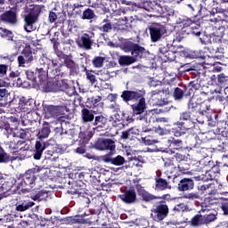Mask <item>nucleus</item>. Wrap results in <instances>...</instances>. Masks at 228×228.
<instances>
[{
  "label": "nucleus",
  "mask_w": 228,
  "mask_h": 228,
  "mask_svg": "<svg viewBox=\"0 0 228 228\" xmlns=\"http://www.w3.org/2000/svg\"><path fill=\"white\" fill-rule=\"evenodd\" d=\"M169 213L170 208H168L167 201L161 200L151 209V216L154 222H163L168 216Z\"/></svg>",
  "instance_id": "2"
},
{
  "label": "nucleus",
  "mask_w": 228,
  "mask_h": 228,
  "mask_svg": "<svg viewBox=\"0 0 228 228\" xmlns=\"http://www.w3.org/2000/svg\"><path fill=\"white\" fill-rule=\"evenodd\" d=\"M175 101H181L184 97V91L180 87H175L173 92Z\"/></svg>",
  "instance_id": "50"
},
{
  "label": "nucleus",
  "mask_w": 228,
  "mask_h": 228,
  "mask_svg": "<svg viewBox=\"0 0 228 228\" xmlns=\"http://www.w3.org/2000/svg\"><path fill=\"white\" fill-rule=\"evenodd\" d=\"M215 35L216 37H219L220 38H222V37H224V35H225V27L224 26H219V27H215Z\"/></svg>",
  "instance_id": "58"
},
{
  "label": "nucleus",
  "mask_w": 228,
  "mask_h": 228,
  "mask_svg": "<svg viewBox=\"0 0 228 228\" xmlns=\"http://www.w3.org/2000/svg\"><path fill=\"white\" fill-rule=\"evenodd\" d=\"M49 197V192L47 191L41 190L36 194H32L30 199L32 200H45Z\"/></svg>",
  "instance_id": "41"
},
{
  "label": "nucleus",
  "mask_w": 228,
  "mask_h": 228,
  "mask_svg": "<svg viewBox=\"0 0 228 228\" xmlns=\"http://www.w3.org/2000/svg\"><path fill=\"white\" fill-rule=\"evenodd\" d=\"M105 57L95 56L93 60V65L95 69H101L104 65Z\"/></svg>",
  "instance_id": "49"
},
{
  "label": "nucleus",
  "mask_w": 228,
  "mask_h": 228,
  "mask_svg": "<svg viewBox=\"0 0 228 228\" xmlns=\"http://www.w3.org/2000/svg\"><path fill=\"white\" fill-rule=\"evenodd\" d=\"M102 101V97L101 96H93L91 98H87L86 102L87 108H97L99 106V102Z\"/></svg>",
  "instance_id": "40"
},
{
  "label": "nucleus",
  "mask_w": 228,
  "mask_h": 228,
  "mask_svg": "<svg viewBox=\"0 0 228 228\" xmlns=\"http://www.w3.org/2000/svg\"><path fill=\"white\" fill-rule=\"evenodd\" d=\"M36 76L38 77L37 85L40 86V83H43L47 80V71H45V68H37L36 69Z\"/></svg>",
  "instance_id": "38"
},
{
  "label": "nucleus",
  "mask_w": 228,
  "mask_h": 228,
  "mask_svg": "<svg viewBox=\"0 0 228 228\" xmlns=\"http://www.w3.org/2000/svg\"><path fill=\"white\" fill-rule=\"evenodd\" d=\"M151 40L153 43L159 42L160 38H163L167 33V27L159 23H152L149 28Z\"/></svg>",
  "instance_id": "6"
},
{
  "label": "nucleus",
  "mask_w": 228,
  "mask_h": 228,
  "mask_svg": "<svg viewBox=\"0 0 228 228\" xmlns=\"http://www.w3.org/2000/svg\"><path fill=\"white\" fill-rule=\"evenodd\" d=\"M170 179H172V176H167V178L161 177V171H158L157 176L155 177V190H157V191L172 190V185H170Z\"/></svg>",
  "instance_id": "9"
},
{
  "label": "nucleus",
  "mask_w": 228,
  "mask_h": 228,
  "mask_svg": "<svg viewBox=\"0 0 228 228\" xmlns=\"http://www.w3.org/2000/svg\"><path fill=\"white\" fill-rule=\"evenodd\" d=\"M56 20H58V14H56V12L51 11L49 12L48 21L50 22V24H54V22H56Z\"/></svg>",
  "instance_id": "62"
},
{
  "label": "nucleus",
  "mask_w": 228,
  "mask_h": 228,
  "mask_svg": "<svg viewBox=\"0 0 228 228\" xmlns=\"http://www.w3.org/2000/svg\"><path fill=\"white\" fill-rule=\"evenodd\" d=\"M24 22L25 31H27V33H31V31H35V29H37L35 24L38 22V18L28 13L27 15L24 16Z\"/></svg>",
  "instance_id": "19"
},
{
  "label": "nucleus",
  "mask_w": 228,
  "mask_h": 228,
  "mask_svg": "<svg viewBox=\"0 0 228 228\" xmlns=\"http://www.w3.org/2000/svg\"><path fill=\"white\" fill-rule=\"evenodd\" d=\"M61 69H63V63H60L59 66L52 69L51 73L53 74V76H61V77H63V76H65V73Z\"/></svg>",
  "instance_id": "48"
},
{
  "label": "nucleus",
  "mask_w": 228,
  "mask_h": 228,
  "mask_svg": "<svg viewBox=\"0 0 228 228\" xmlns=\"http://www.w3.org/2000/svg\"><path fill=\"white\" fill-rule=\"evenodd\" d=\"M190 225L192 227H200L202 225H205L204 223V216L201 214L195 215L191 221L189 222Z\"/></svg>",
  "instance_id": "36"
},
{
  "label": "nucleus",
  "mask_w": 228,
  "mask_h": 228,
  "mask_svg": "<svg viewBox=\"0 0 228 228\" xmlns=\"http://www.w3.org/2000/svg\"><path fill=\"white\" fill-rule=\"evenodd\" d=\"M26 76H27V79H28V81H32V83H38L37 81V73H35L31 70H27Z\"/></svg>",
  "instance_id": "59"
},
{
  "label": "nucleus",
  "mask_w": 228,
  "mask_h": 228,
  "mask_svg": "<svg viewBox=\"0 0 228 228\" xmlns=\"http://www.w3.org/2000/svg\"><path fill=\"white\" fill-rule=\"evenodd\" d=\"M178 172H176L173 178V183H175V179L177 177H181V175H184L188 174V170H190V164L187 160H183L182 162L178 163Z\"/></svg>",
  "instance_id": "23"
},
{
  "label": "nucleus",
  "mask_w": 228,
  "mask_h": 228,
  "mask_svg": "<svg viewBox=\"0 0 228 228\" xmlns=\"http://www.w3.org/2000/svg\"><path fill=\"white\" fill-rule=\"evenodd\" d=\"M203 220L205 225H208V224H211V222H215L216 220V215L214 213H208L203 215Z\"/></svg>",
  "instance_id": "52"
},
{
  "label": "nucleus",
  "mask_w": 228,
  "mask_h": 228,
  "mask_svg": "<svg viewBox=\"0 0 228 228\" xmlns=\"http://www.w3.org/2000/svg\"><path fill=\"white\" fill-rule=\"evenodd\" d=\"M208 51H211V48H204V52L199 51V50H194L190 52L189 56L190 58L195 59V58H200L201 60H206V58H213V55L208 54Z\"/></svg>",
  "instance_id": "27"
},
{
  "label": "nucleus",
  "mask_w": 228,
  "mask_h": 228,
  "mask_svg": "<svg viewBox=\"0 0 228 228\" xmlns=\"http://www.w3.org/2000/svg\"><path fill=\"white\" fill-rule=\"evenodd\" d=\"M10 161H12V156L0 144V163H10Z\"/></svg>",
  "instance_id": "42"
},
{
  "label": "nucleus",
  "mask_w": 228,
  "mask_h": 228,
  "mask_svg": "<svg viewBox=\"0 0 228 228\" xmlns=\"http://www.w3.org/2000/svg\"><path fill=\"white\" fill-rule=\"evenodd\" d=\"M4 144L8 147L9 151H19V146H17V142L15 141L6 142Z\"/></svg>",
  "instance_id": "60"
},
{
  "label": "nucleus",
  "mask_w": 228,
  "mask_h": 228,
  "mask_svg": "<svg viewBox=\"0 0 228 228\" xmlns=\"http://www.w3.org/2000/svg\"><path fill=\"white\" fill-rule=\"evenodd\" d=\"M62 65H65L69 69V74L71 75L77 72V63L74 61V56L71 53L68 54Z\"/></svg>",
  "instance_id": "21"
},
{
  "label": "nucleus",
  "mask_w": 228,
  "mask_h": 228,
  "mask_svg": "<svg viewBox=\"0 0 228 228\" xmlns=\"http://www.w3.org/2000/svg\"><path fill=\"white\" fill-rule=\"evenodd\" d=\"M204 95H207V94L201 93V94L197 98V101H200V113H206V111H209L211 108V105H209L206 100H202Z\"/></svg>",
  "instance_id": "34"
},
{
  "label": "nucleus",
  "mask_w": 228,
  "mask_h": 228,
  "mask_svg": "<svg viewBox=\"0 0 228 228\" xmlns=\"http://www.w3.org/2000/svg\"><path fill=\"white\" fill-rule=\"evenodd\" d=\"M60 222H62V224H66V225H72L74 224H85V219L79 218V216H66L60 219Z\"/></svg>",
  "instance_id": "31"
},
{
  "label": "nucleus",
  "mask_w": 228,
  "mask_h": 228,
  "mask_svg": "<svg viewBox=\"0 0 228 228\" xmlns=\"http://www.w3.org/2000/svg\"><path fill=\"white\" fill-rule=\"evenodd\" d=\"M49 134H51V125L48 122L45 121L41 128L38 129L37 137V140H45V138H49Z\"/></svg>",
  "instance_id": "24"
},
{
  "label": "nucleus",
  "mask_w": 228,
  "mask_h": 228,
  "mask_svg": "<svg viewBox=\"0 0 228 228\" xmlns=\"http://www.w3.org/2000/svg\"><path fill=\"white\" fill-rule=\"evenodd\" d=\"M135 190L144 202H151V200H158L159 199H161V197L154 196V194H151L149 191H145V188H143L142 184H136Z\"/></svg>",
  "instance_id": "18"
},
{
  "label": "nucleus",
  "mask_w": 228,
  "mask_h": 228,
  "mask_svg": "<svg viewBox=\"0 0 228 228\" xmlns=\"http://www.w3.org/2000/svg\"><path fill=\"white\" fill-rule=\"evenodd\" d=\"M17 20V11H15V9L4 11V8L0 7V24L15 26Z\"/></svg>",
  "instance_id": "5"
},
{
  "label": "nucleus",
  "mask_w": 228,
  "mask_h": 228,
  "mask_svg": "<svg viewBox=\"0 0 228 228\" xmlns=\"http://www.w3.org/2000/svg\"><path fill=\"white\" fill-rule=\"evenodd\" d=\"M145 94L146 93L143 89L125 90L122 92L120 97L126 104L131 106L134 117L133 118L129 113L122 112V119L126 123V126L134 120H141L142 122H146V124L151 120H154V117L150 112H145V110H147Z\"/></svg>",
  "instance_id": "1"
},
{
  "label": "nucleus",
  "mask_w": 228,
  "mask_h": 228,
  "mask_svg": "<svg viewBox=\"0 0 228 228\" xmlns=\"http://www.w3.org/2000/svg\"><path fill=\"white\" fill-rule=\"evenodd\" d=\"M190 118H191V113L189 110L185 111V112H183L180 115V120H183V122L191 120Z\"/></svg>",
  "instance_id": "63"
},
{
  "label": "nucleus",
  "mask_w": 228,
  "mask_h": 228,
  "mask_svg": "<svg viewBox=\"0 0 228 228\" xmlns=\"http://www.w3.org/2000/svg\"><path fill=\"white\" fill-rule=\"evenodd\" d=\"M183 199H188L189 200H200V192L192 191L187 194H184Z\"/></svg>",
  "instance_id": "51"
},
{
  "label": "nucleus",
  "mask_w": 228,
  "mask_h": 228,
  "mask_svg": "<svg viewBox=\"0 0 228 228\" xmlns=\"http://www.w3.org/2000/svg\"><path fill=\"white\" fill-rule=\"evenodd\" d=\"M65 111H67V106L63 105H48L45 109V113L50 117H61L65 115Z\"/></svg>",
  "instance_id": "15"
},
{
  "label": "nucleus",
  "mask_w": 228,
  "mask_h": 228,
  "mask_svg": "<svg viewBox=\"0 0 228 228\" xmlns=\"http://www.w3.org/2000/svg\"><path fill=\"white\" fill-rule=\"evenodd\" d=\"M123 51L125 53H131L132 57L134 58V60H135V61H138V60H142L146 53L145 47L131 41L126 42L123 45Z\"/></svg>",
  "instance_id": "4"
},
{
  "label": "nucleus",
  "mask_w": 228,
  "mask_h": 228,
  "mask_svg": "<svg viewBox=\"0 0 228 228\" xmlns=\"http://www.w3.org/2000/svg\"><path fill=\"white\" fill-rule=\"evenodd\" d=\"M200 103L195 98H191L188 102V111L192 113H200Z\"/></svg>",
  "instance_id": "32"
},
{
  "label": "nucleus",
  "mask_w": 228,
  "mask_h": 228,
  "mask_svg": "<svg viewBox=\"0 0 228 228\" xmlns=\"http://www.w3.org/2000/svg\"><path fill=\"white\" fill-rule=\"evenodd\" d=\"M65 152V150L63 148L56 145L51 147L48 151L45 152V159H50V161H56L61 154Z\"/></svg>",
  "instance_id": "16"
},
{
  "label": "nucleus",
  "mask_w": 228,
  "mask_h": 228,
  "mask_svg": "<svg viewBox=\"0 0 228 228\" xmlns=\"http://www.w3.org/2000/svg\"><path fill=\"white\" fill-rule=\"evenodd\" d=\"M210 85L212 86H218L219 88H228V76L225 73L218 75H212L210 77Z\"/></svg>",
  "instance_id": "12"
},
{
  "label": "nucleus",
  "mask_w": 228,
  "mask_h": 228,
  "mask_svg": "<svg viewBox=\"0 0 228 228\" xmlns=\"http://www.w3.org/2000/svg\"><path fill=\"white\" fill-rule=\"evenodd\" d=\"M95 115H97V112H95V110H89L87 108H84L81 110V118L82 121L86 124H88L89 122H94Z\"/></svg>",
  "instance_id": "22"
},
{
  "label": "nucleus",
  "mask_w": 228,
  "mask_h": 228,
  "mask_svg": "<svg viewBox=\"0 0 228 228\" xmlns=\"http://www.w3.org/2000/svg\"><path fill=\"white\" fill-rule=\"evenodd\" d=\"M17 56H19V51L14 52L13 53H11L9 55L1 56L2 60H5L10 61L11 63H13L15 60H17Z\"/></svg>",
  "instance_id": "55"
},
{
  "label": "nucleus",
  "mask_w": 228,
  "mask_h": 228,
  "mask_svg": "<svg viewBox=\"0 0 228 228\" xmlns=\"http://www.w3.org/2000/svg\"><path fill=\"white\" fill-rule=\"evenodd\" d=\"M88 4L90 8H94L98 15H104L106 13V7L102 3H99L98 0H89Z\"/></svg>",
  "instance_id": "29"
},
{
  "label": "nucleus",
  "mask_w": 228,
  "mask_h": 228,
  "mask_svg": "<svg viewBox=\"0 0 228 228\" xmlns=\"http://www.w3.org/2000/svg\"><path fill=\"white\" fill-rule=\"evenodd\" d=\"M118 63L121 67H127L133 65V63H136V60L133 56L122 55L118 59Z\"/></svg>",
  "instance_id": "33"
},
{
  "label": "nucleus",
  "mask_w": 228,
  "mask_h": 228,
  "mask_svg": "<svg viewBox=\"0 0 228 228\" xmlns=\"http://www.w3.org/2000/svg\"><path fill=\"white\" fill-rule=\"evenodd\" d=\"M42 8H44V5H31V8L29 9L28 15H32L33 17H36L38 19L40 17V13H42Z\"/></svg>",
  "instance_id": "43"
},
{
  "label": "nucleus",
  "mask_w": 228,
  "mask_h": 228,
  "mask_svg": "<svg viewBox=\"0 0 228 228\" xmlns=\"http://www.w3.org/2000/svg\"><path fill=\"white\" fill-rule=\"evenodd\" d=\"M143 142L146 145H154V143H158V141L154 140L151 135L144 137Z\"/></svg>",
  "instance_id": "64"
},
{
  "label": "nucleus",
  "mask_w": 228,
  "mask_h": 228,
  "mask_svg": "<svg viewBox=\"0 0 228 228\" xmlns=\"http://www.w3.org/2000/svg\"><path fill=\"white\" fill-rule=\"evenodd\" d=\"M84 72H86V79L91 83L92 86L95 85L97 83V78L94 74L93 70H90L86 69V67H84Z\"/></svg>",
  "instance_id": "44"
},
{
  "label": "nucleus",
  "mask_w": 228,
  "mask_h": 228,
  "mask_svg": "<svg viewBox=\"0 0 228 228\" xmlns=\"http://www.w3.org/2000/svg\"><path fill=\"white\" fill-rule=\"evenodd\" d=\"M112 126L113 127H117L118 129H124V127L127 126V123L123 119H118L113 121Z\"/></svg>",
  "instance_id": "57"
},
{
  "label": "nucleus",
  "mask_w": 228,
  "mask_h": 228,
  "mask_svg": "<svg viewBox=\"0 0 228 228\" xmlns=\"http://www.w3.org/2000/svg\"><path fill=\"white\" fill-rule=\"evenodd\" d=\"M118 198L125 204H134L136 202V191L134 189H126L123 193L118 195Z\"/></svg>",
  "instance_id": "14"
},
{
  "label": "nucleus",
  "mask_w": 228,
  "mask_h": 228,
  "mask_svg": "<svg viewBox=\"0 0 228 228\" xmlns=\"http://www.w3.org/2000/svg\"><path fill=\"white\" fill-rule=\"evenodd\" d=\"M126 163V159L124 157L118 155L115 158H112V165L115 167H122Z\"/></svg>",
  "instance_id": "54"
},
{
  "label": "nucleus",
  "mask_w": 228,
  "mask_h": 228,
  "mask_svg": "<svg viewBox=\"0 0 228 228\" xmlns=\"http://www.w3.org/2000/svg\"><path fill=\"white\" fill-rule=\"evenodd\" d=\"M178 191H188L195 188V182L191 178H183L178 183Z\"/></svg>",
  "instance_id": "20"
},
{
  "label": "nucleus",
  "mask_w": 228,
  "mask_h": 228,
  "mask_svg": "<svg viewBox=\"0 0 228 228\" xmlns=\"http://www.w3.org/2000/svg\"><path fill=\"white\" fill-rule=\"evenodd\" d=\"M39 88H42L43 92H60V81L58 80H45L39 84Z\"/></svg>",
  "instance_id": "13"
},
{
  "label": "nucleus",
  "mask_w": 228,
  "mask_h": 228,
  "mask_svg": "<svg viewBox=\"0 0 228 228\" xmlns=\"http://www.w3.org/2000/svg\"><path fill=\"white\" fill-rule=\"evenodd\" d=\"M102 22L105 24L99 28L100 31H102V33H110V31L113 29V25L111 24V21L108 19H104Z\"/></svg>",
  "instance_id": "45"
},
{
  "label": "nucleus",
  "mask_w": 228,
  "mask_h": 228,
  "mask_svg": "<svg viewBox=\"0 0 228 228\" xmlns=\"http://www.w3.org/2000/svg\"><path fill=\"white\" fill-rule=\"evenodd\" d=\"M17 61H18V66H19V67L24 68V67H26V65H28V61L26 60L25 57H23L22 54H21V55H19V56L17 57Z\"/></svg>",
  "instance_id": "61"
},
{
  "label": "nucleus",
  "mask_w": 228,
  "mask_h": 228,
  "mask_svg": "<svg viewBox=\"0 0 228 228\" xmlns=\"http://www.w3.org/2000/svg\"><path fill=\"white\" fill-rule=\"evenodd\" d=\"M189 8L192 9V12H196L195 17H204V5H202V0H196L192 4H188Z\"/></svg>",
  "instance_id": "25"
},
{
  "label": "nucleus",
  "mask_w": 228,
  "mask_h": 228,
  "mask_svg": "<svg viewBox=\"0 0 228 228\" xmlns=\"http://www.w3.org/2000/svg\"><path fill=\"white\" fill-rule=\"evenodd\" d=\"M94 37L95 34L94 32L84 33L78 40H77V45L85 51H91L92 45H94Z\"/></svg>",
  "instance_id": "8"
},
{
  "label": "nucleus",
  "mask_w": 228,
  "mask_h": 228,
  "mask_svg": "<svg viewBox=\"0 0 228 228\" xmlns=\"http://www.w3.org/2000/svg\"><path fill=\"white\" fill-rule=\"evenodd\" d=\"M93 126H94V131H106L108 129V118L102 114L94 116Z\"/></svg>",
  "instance_id": "17"
},
{
  "label": "nucleus",
  "mask_w": 228,
  "mask_h": 228,
  "mask_svg": "<svg viewBox=\"0 0 228 228\" xmlns=\"http://www.w3.org/2000/svg\"><path fill=\"white\" fill-rule=\"evenodd\" d=\"M162 59L164 60V61H174V60H175V53L169 50L167 53H165Z\"/></svg>",
  "instance_id": "56"
},
{
  "label": "nucleus",
  "mask_w": 228,
  "mask_h": 228,
  "mask_svg": "<svg viewBox=\"0 0 228 228\" xmlns=\"http://www.w3.org/2000/svg\"><path fill=\"white\" fill-rule=\"evenodd\" d=\"M21 54L27 61V65H31V63L35 61V57L33 56V49L31 48V45H26L21 51Z\"/></svg>",
  "instance_id": "30"
},
{
  "label": "nucleus",
  "mask_w": 228,
  "mask_h": 228,
  "mask_svg": "<svg viewBox=\"0 0 228 228\" xmlns=\"http://www.w3.org/2000/svg\"><path fill=\"white\" fill-rule=\"evenodd\" d=\"M175 126H178L173 128L174 136L176 138L186 134V132L190 131V129H195V122L191 121V119L175 123Z\"/></svg>",
  "instance_id": "7"
},
{
  "label": "nucleus",
  "mask_w": 228,
  "mask_h": 228,
  "mask_svg": "<svg viewBox=\"0 0 228 228\" xmlns=\"http://www.w3.org/2000/svg\"><path fill=\"white\" fill-rule=\"evenodd\" d=\"M47 147H49L48 142H45L44 140H37L32 150L33 159L37 161L42 159V154H44V151L45 149H47Z\"/></svg>",
  "instance_id": "10"
},
{
  "label": "nucleus",
  "mask_w": 228,
  "mask_h": 228,
  "mask_svg": "<svg viewBox=\"0 0 228 228\" xmlns=\"http://www.w3.org/2000/svg\"><path fill=\"white\" fill-rule=\"evenodd\" d=\"M0 37H2V38H7V40L13 41V32L3 27H0Z\"/></svg>",
  "instance_id": "46"
},
{
  "label": "nucleus",
  "mask_w": 228,
  "mask_h": 228,
  "mask_svg": "<svg viewBox=\"0 0 228 228\" xmlns=\"http://www.w3.org/2000/svg\"><path fill=\"white\" fill-rule=\"evenodd\" d=\"M80 19L82 20H94V19H97V15H95V12L94 10L86 8L82 12Z\"/></svg>",
  "instance_id": "35"
},
{
  "label": "nucleus",
  "mask_w": 228,
  "mask_h": 228,
  "mask_svg": "<svg viewBox=\"0 0 228 228\" xmlns=\"http://www.w3.org/2000/svg\"><path fill=\"white\" fill-rule=\"evenodd\" d=\"M12 188H13V182L12 180L5 181L4 178L0 175V195L12 191Z\"/></svg>",
  "instance_id": "28"
},
{
  "label": "nucleus",
  "mask_w": 228,
  "mask_h": 228,
  "mask_svg": "<svg viewBox=\"0 0 228 228\" xmlns=\"http://www.w3.org/2000/svg\"><path fill=\"white\" fill-rule=\"evenodd\" d=\"M143 6L146 12H159V10H161V5L156 3L155 1L146 2L143 4Z\"/></svg>",
  "instance_id": "39"
},
{
  "label": "nucleus",
  "mask_w": 228,
  "mask_h": 228,
  "mask_svg": "<svg viewBox=\"0 0 228 228\" xmlns=\"http://www.w3.org/2000/svg\"><path fill=\"white\" fill-rule=\"evenodd\" d=\"M133 134H136V132L134 128H130L126 131L122 132L121 138L123 140H131L133 138Z\"/></svg>",
  "instance_id": "53"
},
{
  "label": "nucleus",
  "mask_w": 228,
  "mask_h": 228,
  "mask_svg": "<svg viewBox=\"0 0 228 228\" xmlns=\"http://www.w3.org/2000/svg\"><path fill=\"white\" fill-rule=\"evenodd\" d=\"M35 206V202L29 200H23L20 204L16 205V211H20V213L24 211H28L30 208Z\"/></svg>",
  "instance_id": "37"
},
{
  "label": "nucleus",
  "mask_w": 228,
  "mask_h": 228,
  "mask_svg": "<svg viewBox=\"0 0 228 228\" xmlns=\"http://www.w3.org/2000/svg\"><path fill=\"white\" fill-rule=\"evenodd\" d=\"M71 195H77L80 203L85 208H88V206H90V198H88V194L86 192L79 191V189H76L75 191H71Z\"/></svg>",
  "instance_id": "26"
},
{
  "label": "nucleus",
  "mask_w": 228,
  "mask_h": 228,
  "mask_svg": "<svg viewBox=\"0 0 228 228\" xmlns=\"http://www.w3.org/2000/svg\"><path fill=\"white\" fill-rule=\"evenodd\" d=\"M206 14L203 13V16L196 17L194 14V20L191 23V27H189L188 32L191 31L192 29H197V28H200V19H203ZM200 17V18H199ZM198 18V20H196Z\"/></svg>",
  "instance_id": "47"
},
{
  "label": "nucleus",
  "mask_w": 228,
  "mask_h": 228,
  "mask_svg": "<svg viewBox=\"0 0 228 228\" xmlns=\"http://www.w3.org/2000/svg\"><path fill=\"white\" fill-rule=\"evenodd\" d=\"M94 147L97 151H110L111 152L117 149L115 141L112 139H98Z\"/></svg>",
  "instance_id": "11"
},
{
  "label": "nucleus",
  "mask_w": 228,
  "mask_h": 228,
  "mask_svg": "<svg viewBox=\"0 0 228 228\" xmlns=\"http://www.w3.org/2000/svg\"><path fill=\"white\" fill-rule=\"evenodd\" d=\"M42 170L39 166H35L32 168L27 170L23 175H20L22 179L20 182L21 186H29V188H35V183L37 181V175Z\"/></svg>",
  "instance_id": "3"
}]
</instances>
